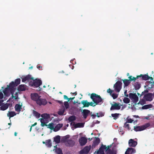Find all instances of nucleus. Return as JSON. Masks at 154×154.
Returning <instances> with one entry per match:
<instances>
[{"instance_id":"obj_42","label":"nucleus","mask_w":154,"mask_h":154,"mask_svg":"<svg viewBox=\"0 0 154 154\" xmlns=\"http://www.w3.org/2000/svg\"><path fill=\"white\" fill-rule=\"evenodd\" d=\"M124 127L125 128L127 129L128 130H129L130 129V128H129V125L128 123L127 122H126L125 124Z\"/></svg>"},{"instance_id":"obj_54","label":"nucleus","mask_w":154,"mask_h":154,"mask_svg":"<svg viewBox=\"0 0 154 154\" xmlns=\"http://www.w3.org/2000/svg\"><path fill=\"white\" fill-rule=\"evenodd\" d=\"M17 133L16 132H15L14 133V135H15V136H16L17 135Z\"/></svg>"},{"instance_id":"obj_33","label":"nucleus","mask_w":154,"mask_h":154,"mask_svg":"<svg viewBox=\"0 0 154 154\" xmlns=\"http://www.w3.org/2000/svg\"><path fill=\"white\" fill-rule=\"evenodd\" d=\"M16 115V114L14 112H9L7 114L8 116L9 117V119L11 117H13Z\"/></svg>"},{"instance_id":"obj_34","label":"nucleus","mask_w":154,"mask_h":154,"mask_svg":"<svg viewBox=\"0 0 154 154\" xmlns=\"http://www.w3.org/2000/svg\"><path fill=\"white\" fill-rule=\"evenodd\" d=\"M145 99L148 101H151L152 100V97L151 94H148L145 97Z\"/></svg>"},{"instance_id":"obj_18","label":"nucleus","mask_w":154,"mask_h":154,"mask_svg":"<svg viewBox=\"0 0 154 154\" xmlns=\"http://www.w3.org/2000/svg\"><path fill=\"white\" fill-rule=\"evenodd\" d=\"M36 103L39 105H45L47 104V101L45 99H42L40 98V99L37 101Z\"/></svg>"},{"instance_id":"obj_16","label":"nucleus","mask_w":154,"mask_h":154,"mask_svg":"<svg viewBox=\"0 0 154 154\" xmlns=\"http://www.w3.org/2000/svg\"><path fill=\"white\" fill-rule=\"evenodd\" d=\"M38 120L40 121V122L41 123V125L42 127L45 126L46 125V124L50 121L48 120L42 118L39 119Z\"/></svg>"},{"instance_id":"obj_17","label":"nucleus","mask_w":154,"mask_h":154,"mask_svg":"<svg viewBox=\"0 0 154 154\" xmlns=\"http://www.w3.org/2000/svg\"><path fill=\"white\" fill-rule=\"evenodd\" d=\"M91 149L89 146H86L83 149L79 152L80 154H87L88 152Z\"/></svg>"},{"instance_id":"obj_36","label":"nucleus","mask_w":154,"mask_h":154,"mask_svg":"<svg viewBox=\"0 0 154 154\" xmlns=\"http://www.w3.org/2000/svg\"><path fill=\"white\" fill-rule=\"evenodd\" d=\"M43 143H45L46 146L48 147H50L51 146V140H47L46 143L44 142H43Z\"/></svg>"},{"instance_id":"obj_50","label":"nucleus","mask_w":154,"mask_h":154,"mask_svg":"<svg viewBox=\"0 0 154 154\" xmlns=\"http://www.w3.org/2000/svg\"><path fill=\"white\" fill-rule=\"evenodd\" d=\"M75 98V97H70L69 98H68V101H70V100H73Z\"/></svg>"},{"instance_id":"obj_13","label":"nucleus","mask_w":154,"mask_h":154,"mask_svg":"<svg viewBox=\"0 0 154 154\" xmlns=\"http://www.w3.org/2000/svg\"><path fill=\"white\" fill-rule=\"evenodd\" d=\"M128 79L129 80H123L124 84V87L128 86L131 81H135L136 79V78L134 77H132L131 76H129Z\"/></svg>"},{"instance_id":"obj_32","label":"nucleus","mask_w":154,"mask_h":154,"mask_svg":"<svg viewBox=\"0 0 154 154\" xmlns=\"http://www.w3.org/2000/svg\"><path fill=\"white\" fill-rule=\"evenodd\" d=\"M22 105L17 104L15 106V109L16 111L20 112L21 109Z\"/></svg>"},{"instance_id":"obj_21","label":"nucleus","mask_w":154,"mask_h":154,"mask_svg":"<svg viewBox=\"0 0 154 154\" xmlns=\"http://www.w3.org/2000/svg\"><path fill=\"white\" fill-rule=\"evenodd\" d=\"M129 146H130L134 147L137 145V142L134 141L133 139H131L128 142Z\"/></svg>"},{"instance_id":"obj_41","label":"nucleus","mask_w":154,"mask_h":154,"mask_svg":"<svg viewBox=\"0 0 154 154\" xmlns=\"http://www.w3.org/2000/svg\"><path fill=\"white\" fill-rule=\"evenodd\" d=\"M145 103V101L143 99L140 100L139 102L138 103V104H140L143 105Z\"/></svg>"},{"instance_id":"obj_38","label":"nucleus","mask_w":154,"mask_h":154,"mask_svg":"<svg viewBox=\"0 0 154 154\" xmlns=\"http://www.w3.org/2000/svg\"><path fill=\"white\" fill-rule=\"evenodd\" d=\"M75 117L74 116H71L68 118V120L69 122H72L75 120Z\"/></svg>"},{"instance_id":"obj_56","label":"nucleus","mask_w":154,"mask_h":154,"mask_svg":"<svg viewBox=\"0 0 154 154\" xmlns=\"http://www.w3.org/2000/svg\"><path fill=\"white\" fill-rule=\"evenodd\" d=\"M32 126H31L30 129V131H31L32 129Z\"/></svg>"},{"instance_id":"obj_58","label":"nucleus","mask_w":154,"mask_h":154,"mask_svg":"<svg viewBox=\"0 0 154 154\" xmlns=\"http://www.w3.org/2000/svg\"><path fill=\"white\" fill-rule=\"evenodd\" d=\"M68 126H69V124H67V125H66V127H68ZM65 127H66V126H65Z\"/></svg>"},{"instance_id":"obj_11","label":"nucleus","mask_w":154,"mask_h":154,"mask_svg":"<svg viewBox=\"0 0 154 154\" xmlns=\"http://www.w3.org/2000/svg\"><path fill=\"white\" fill-rule=\"evenodd\" d=\"M69 137L68 136H66L64 137V139L65 140V145L67 146H72L75 144L74 142L70 140H67V138Z\"/></svg>"},{"instance_id":"obj_8","label":"nucleus","mask_w":154,"mask_h":154,"mask_svg":"<svg viewBox=\"0 0 154 154\" xmlns=\"http://www.w3.org/2000/svg\"><path fill=\"white\" fill-rule=\"evenodd\" d=\"M13 98H12V100H11L10 101H9V100H8L7 102H11V103H7L5 104L2 106L0 107V109L1 110H3V111L5 110L6 109H8L9 106H11L12 104L14 103V101L13 99Z\"/></svg>"},{"instance_id":"obj_60","label":"nucleus","mask_w":154,"mask_h":154,"mask_svg":"<svg viewBox=\"0 0 154 154\" xmlns=\"http://www.w3.org/2000/svg\"><path fill=\"white\" fill-rule=\"evenodd\" d=\"M60 119H57V121H60Z\"/></svg>"},{"instance_id":"obj_15","label":"nucleus","mask_w":154,"mask_h":154,"mask_svg":"<svg viewBox=\"0 0 154 154\" xmlns=\"http://www.w3.org/2000/svg\"><path fill=\"white\" fill-rule=\"evenodd\" d=\"M40 97L36 93H33L31 94V98L32 100H35L37 102V101L38 100Z\"/></svg>"},{"instance_id":"obj_14","label":"nucleus","mask_w":154,"mask_h":154,"mask_svg":"<svg viewBox=\"0 0 154 154\" xmlns=\"http://www.w3.org/2000/svg\"><path fill=\"white\" fill-rule=\"evenodd\" d=\"M81 103L83 105V107H88L89 106H95V104H94V103L91 102L90 103L88 102L87 100H82L81 102Z\"/></svg>"},{"instance_id":"obj_28","label":"nucleus","mask_w":154,"mask_h":154,"mask_svg":"<svg viewBox=\"0 0 154 154\" xmlns=\"http://www.w3.org/2000/svg\"><path fill=\"white\" fill-rule=\"evenodd\" d=\"M26 86L25 85H19L18 88V90L20 91H23L25 90Z\"/></svg>"},{"instance_id":"obj_3","label":"nucleus","mask_w":154,"mask_h":154,"mask_svg":"<svg viewBox=\"0 0 154 154\" xmlns=\"http://www.w3.org/2000/svg\"><path fill=\"white\" fill-rule=\"evenodd\" d=\"M104 150H105L106 154H110L111 152L109 149V147L108 146H106L102 145L99 150L97 152H95V153L97 154H104Z\"/></svg>"},{"instance_id":"obj_6","label":"nucleus","mask_w":154,"mask_h":154,"mask_svg":"<svg viewBox=\"0 0 154 154\" xmlns=\"http://www.w3.org/2000/svg\"><path fill=\"white\" fill-rule=\"evenodd\" d=\"M121 110H122L124 109V107L122 105L118 103H114L112 104L111 107L110 108V110H118L121 109Z\"/></svg>"},{"instance_id":"obj_20","label":"nucleus","mask_w":154,"mask_h":154,"mask_svg":"<svg viewBox=\"0 0 154 154\" xmlns=\"http://www.w3.org/2000/svg\"><path fill=\"white\" fill-rule=\"evenodd\" d=\"M53 151H54L57 154H63L61 150L59 148L57 147V146H54Z\"/></svg>"},{"instance_id":"obj_2","label":"nucleus","mask_w":154,"mask_h":154,"mask_svg":"<svg viewBox=\"0 0 154 154\" xmlns=\"http://www.w3.org/2000/svg\"><path fill=\"white\" fill-rule=\"evenodd\" d=\"M11 93L8 88L4 89V87H2V89L0 90V106L4 101L7 99V97L10 95Z\"/></svg>"},{"instance_id":"obj_29","label":"nucleus","mask_w":154,"mask_h":154,"mask_svg":"<svg viewBox=\"0 0 154 154\" xmlns=\"http://www.w3.org/2000/svg\"><path fill=\"white\" fill-rule=\"evenodd\" d=\"M45 126H46L48 128H49L51 130H53L54 131V125L53 123H51L49 124L46 125Z\"/></svg>"},{"instance_id":"obj_24","label":"nucleus","mask_w":154,"mask_h":154,"mask_svg":"<svg viewBox=\"0 0 154 154\" xmlns=\"http://www.w3.org/2000/svg\"><path fill=\"white\" fill-rule=\"evenodd\" d=\"M89 110L87 109H84L83 110L82 113L83 116V117L85 119L87 118L88 114L90 113Z\"/></svg>"},{"instance_id":"obj_9","label":"nucleus","mask_w":154,"mask_h":154,"mask_svg":"<svg viewBox=\"0 0 154 154\" xmlns=\"http://www.w3.org/2000/svg\"><path fill=\"white\" fill-rule=\"evenodd\" d=\"M122 83L118 81L114 85L113 88L117 92H119L122 88Z\"/></svg>"},{"instance_id":"obj_27","label":"nucleus","mask_w":154,"mask_h":154,"mask_svg":"<svg viewBox=\"0 0 154 154\" xmlns=\"http://www.w3.org/2000/svg\"><path fill=\"white\" fill-rule=\"evenodd\" d=\"M84 124L83 123H78L74 125V127L75 128H78L83 127L84 126Z\"/></svg>"},{"instance_id":"obj_22","label":"nucleus","mask_w":154,"mask_h":154,"mask_svg":"<svg viewBox=\"0 0 154 154\" xmlns=\"http://www.w3.org/2000/svg\"><path fill=\"white\" fill-rule=\"evenodd\" d=\"M135 152V150L132 148H128L125 154H133Z\"/></svg>"},{"instance_id":"obj_52","label":"nucleus","mask_w":154,"mask_h":154,"mask_svg":"<svg viewBox=\"0 0 154 154\" xmlns=\"http://www.w3.org/2000/svg\"><path fill=\"white\" fill-rule=\"evenodd\" d=\"M37 67L38 69H40V68H42V66H37Z\"/></svg>"},{"instance_id":"obj_44","label":"nucleus","mask_w":154,"mask_h":154,"mask_svg":"<svg viewBox=\"0 0 154 154\" xmlns=\"http://www.w3.org/2000/svg\"><path fill=\"white\" fill-rule=\"evenodd\" d=\"M64 105L66 109L69 107V104L68 102H64Z\"/></svg>"},{"instance_id":"obj_51","label":"nucleus","mask_w":154,"mask_h":154,"mask_svg":"<svg viewBox=\"0 0 154 154\" xmlns=\"http://www.w3.org/2000/svg\"><path fill=\"white\" fill-rule=\"evenodd\" d=\"M63 97L65 99H66V100H68V98L65 95H64Z\"/></svg>"},{"instance_id":"obj_61","label":"nucleus","mask_w":154,"mask_h":154,"mask_svg":"<svg viewBox=\"0 0 154 154\" xmlns=\"http://www.w3.org/2000/svg\"><path fill=\"white\" fill-rule=\"evenodd\" d=\"M66 127L64 128V129H63L64 130H66Z\"/></svg>"},{"instance_id":"obj_10","label":"nucleus","mask_w":154,"mask_h":154,"mask_svg":"<svg viewBox=\"0 0 154 154\" xmlns=\"http://www.w3.org/2000/svg\"><path fill=\"white\" fill-rule=\"evenodd\" d=\"M149 126L150 124L148 123L140 126L134 127V130L136 131H140L145 130Z\"/></svg>"},{"instance_id":"obj_57","label":"nucleus","mask_w":154,"mask_h":154,"mask_svg":"<svg viewBox=\"0 0 154 154\" xmlns=\"http://www.w3.org/2000/svg\"><path fill=\"white\" fill-rule=\"evenodd\" d=\"M50 87V86H49V85H48V90H49V89H50V87Z\"/></svg>"},{"instance_id":"obj_63","label":"nucleus","mask_w":154,"mask_h":154,"mask_svg":"<svg viewBox=\"0 0 154 154\" xmlns=\"http://www.w3.org/2000/svg\"><path fill=\"white\" fill-rule=\"evenodd\" d=\"M39 90H40L41 89V88H40V87L39 88Z\"/></svg>"},{"instance_id":"obj_5","label":"nucleus","mask_w":154,"mask_h":154,"mask_svg":"<svg viewBox=\"0 0 154 154\" xmlns=\"http://www.w3.org/2000/svg\"><path fill=\"white\" fill-rule=\"evenodd\" d=\"M42 82L40 79H35V80L33 79L29 83V85L32 86H34L35 87H38L42 84Z\"/></svg>"},{"instance_id":"obj_39","label":"nucleus","mask_w":154,"mask_h":154,"mask_svg":"<svg viewBox=\"0 0 154 154\" xmlns=\"http://www.w3.org/2000/svg\"><path fill=\"white\" fill-rule=\"evenodd\" d=\"M124 102L126 103H128L130 102L129 99L127 97H125L123 100Z\"/></svg>"},{"instance_id":"obj_59","label":"nucleus","mask_w":154,"mask_h":154,"mask_svg":"<svg viewBox=\"0 0 154 154\" xmlns=\"http://www.w3.org/2000/svg\"><path fill=\"white\" fill-rule=\"evenodd\" d=\"M32 68H33V67L32 66H31V67H29V68L30 69H32Z\"/></svg>"},{"instance_id":"obj_40","label":"nucleus","mask_w":154,"mask_h":154,"mask_svg":"<svg viewBox=\"0 0 154 154\" xmlns=\"http://www.w3.org/2000/svg\"><path fill=\"white\" fill-rule=\"evenodd\" d=\"M119 114L115 113L112 114H111L112 116L114 118V119H116L119 116Z\"/></svg>"},{"instance_id":"obj_37","label":"nucleus","mask_w":154,"mask_h":154,"mask_svg":"<svg viewBox=\"0 0 154 154\" xmlns=\"http://www.w3.org/2000/svg\"><path fill=\"white\" fill-rule=\"evenodd\" d=\"M33 115L37 118H38L40 117V114L38 112L35 111H33Z\"/></svg>"},{"instance_id":"obj_46","label":"nucleus","mask_w":154,"mask_h":154,"mask_svg":"<svg viewBox=\"0 0 154 154\" xmlns=\"http://www.w3.org/2000/svg\"><path fill=\"white\" fill-rule=\"evenodd\" d=\"M107 92L108 93H110L111 95L112 92V91L111 90L110 88H109L107 90Z\"/></svg>"},{"instance_id":"obj_64","label":"nucleus","mask_w":154,"mask_h":154,"mask_svg":"<svg viewBox=\"0 0 154 154\" xmlns=\"http://www.w3.org/2000/svg\"><path fill=\"white\" fill-rule=\"evenodd\" d=\"M54 116H56L57 115H55V114H54L53 115Z\"/></svg>"},{"instance_id":"obj_1","label":"nucleus","mask_w":154,"mask_h":154,"mask_svg":"<svg viewBox=\"0 0 154 154\" xmlns=\"http://www.w3.org/2000/svg\"><path fill=\"white\" fill-rule=\"evenodd\" d=\"M20 82V79H17L15 80V82H11L10 83L9 85H7L6 88H8L10 91L11 92V97L9 99V101L12 100V98H14L15 99H17L18 95L17 92H15L16 89V87L19 85Z\"/></svg>"},{"instance_id":"obj_48","label":"nucleus","mask_w":154,"mask_h":154,"mask_svg":"<svg viewBox=\"0 0 154 154\" xmlns=\"http://www.w3.org/2000/svg\"><path fill=\"white\" fill-rule=\"evenodd\" d=\"M127 122L128 123H131L132 122V120L131 119L128 118L127 119Z\"/></svg>"},{"instance_id":"obj_35","label":"nucleus","mask_w":154,"mask_h":154,"mask_svg":"<svg viewBox=\"0 0 154 154\" xmlns=\"http://www.w3.org/2000/svg\"><path fill=\"white\" fill-rule=\"evenodd\" d=\"M152 107V106L151 104H148L144 105L142 106V109H147L151 108Z\"/></svg>"},{"instance_id":"obj_45","label":"nucleus","mask_w":154,"mask_h":154,"mask_svg":"<svg viewBox=\"0 0 154 154\" xmlns=\"http://www.w3.org/2000/svg\"><path fill=\"white\" fill-rule=\"evenodd\" d=\"M135 87L136 89H138L140 88V84H136L135 85Z\"/></svg>"},{"instance_id":"obj_4","label":"nucleus","mask_w":154,"mask_h":154,"mask_svg":"<svg viewBox=\"0 0 154 154\" xmlns=\"http://www.w3.org/2000/svg\"><path fill=\"white\" fill-rule=\"evenodd\" d=\"M91 98L93 100V101L94 102V104L95 105L102 101V99L98 95H97L95 94H93L91 95Z\"/></svg>"},{"instance_id":"obj_62","label":"nucleus","mask_w":154,"mask_h":154,"mask_svg":"<svg viewBox=\"0 0 154 154\" xmlns=\"http://www.w3.org/2000/svg\"><path fill=\"white\" fill-rule=\"evenodd\" d=\"M126 92H127V91H125V92H124V93H125H125H126Z\"/></svg>"},{"instance_id":"obj_49","label":"nucleus","mask_w":154,"mask_h":154,"mask_svg":"<svg viewBox=\"0 0 154 154\" xmlns=\"http://www.w3.org/2000/svg\"><path fill=\"white\" fill-rule=\"evenodd\" d=\"M100 142V140L99 139H97L94 143H95L96 145L98 144Z\"/></svg>"},{"instance_id":"obj_43","label":"nucleus","mask_w":154,"mask_h":154,"mask_svg":"<svg viewBox=\"0 0 154 154\" xmlns=\"http://www.w3.org/2000/svg\"><path fill=\"white\" fill-rule=\"evenodd\" d=\"M111 95L114 99L118 97V94L116 93H112Z\"/></svg>"},{"instance_id":"obj_19","label":"nucleus","mask_w":154,"mask_h":154,"mask_svg":"<svg viewBox=\"0 0 154 154\" xmlns=\"http://www.w3.org/2000/svg\"><path fill=\"white\" fill-rule=\"evenodd\" d=\"M81 145H84L87 142V139L84 137H82L79 140Z\"/></svg>"},{"instance_id":"obj_23","label":"nucleus","mask_w":154,"mask_h":154,"mask_svg":"<svg viewBox=\"0 0 154 154\" xmlns=\"http://www.w3.org/2000/svg\"><path fill=\"white\" fill-rule=\"evenodd\" d=\"M41 116L42 118H44L50 121H51L50 115L49 114L47 113H43L42 114Z\"/></svg>"},{"instance_id":"obj_47","label":"nucleus","mask_w":154,"mask_h":154,"mask_svg":"<svg viewBox=\"0 0 154 154\" xmlns=\"http://www.w3.org/2000/svg\"><path fill=\"white\" fill-rule=\"evenodd\" d=\"M97 116L98 117H100L101 116H100V115H98V113H97V115L96 116L95 115H92V116H91L93 118V119H94L95 117L96 116Z\"/></svg>"},{"instance_id":"obj_12","label":"nucleus","mask_w":154,"mask_h":154,"mask_svg":"<svg viewBox=\"0 0 154 154\" xmlns=\"http://www.w3.org/2000/svg\"><path fill=\"white\" fill-rule=\"evenodd\" d=\"M22 79V82H27L32 81V80L33 79V78L31 77L30 75H28L26 76H23L21 77Z\"/></svg>"},{"instance_id":"obj_31","label":"nucleus","mask_w":154,"mask_h":154,"mask_svg":"<svg viewBox=\"0 0 154 154\" xmlns=\"http://www.w3.org/2000/svg\"><path fill=\"white\" fill-rule=\"evenodd\" d=\"M142 79L144 80H147L149 79H151V80H152L153 79L152 77H150L148 76L147 75H141Z\"/></svg>"},{"instance_id":"obj_26","label":"nucleus","mask_w":154,"mask_h":154,"mask_svg":"<svg viewBox=\"0 0 154 154\" xmlns=\"http://www.w3.org/2000/svg\"><path fill=\"white\" fill-rule=\"evenodd\" d=\"M60 136L57 135L54 138V141L56 143H59L60 142Z\"/></svg>"},{"instance_id":"obj_55","label":"nucleus","mask_w":154,"mask_h":154,"mask_svg":"<svg viewBox=\"0 0 154 154\" xmlns=\"http://www.w3.org/2000/svg\"><path fill=\"white\" fill-rule=\"evenodd\" d=\"M73 94H75V95H76L77 94V93L76 92H75V93H73Z\"/></svg>"},{"instance_id":"obj_53","label":"nucleus","mask_w":154,"mask_h":154,"mask_svg":"<svg viewBox=\"0 0 154 154\" xmlns=\"http://www.w3.org/2000/svg\"><path fill=\"white\" fill-rule=\"evenodd\" d=\"M37 125V123L36 122H35L34 123V124H33V125H32V127H33L34 126H35L36 125Z\"/></svg>"},{"instance_id":"obj_25","label":"nucleus","mask_w":154,"mask_h":154,"mask_svg":"<svg viewBox=\"0 0 154 154\" xmlns=\"http://www.w3.org/2000/svg\"><path fill=\"white\" fill-rule=\"evenodd\" d=\"M63 126L62 124H59L57 125L55 127H54V131H59L60 128Z\"/></svg>"},{"instance_id":"obj_30","label":"nucleus","mask_w":154,"mask_h":154,"mask_svg":"<svg viewBox=\"0 0 154 154\" xmlns=\"http://www.w3.org/2000/svg\"><path fill=\"white\" fill-rule=\"evenodd\" d=\"M65 109L64 107L60 109L58 112V114L60 115H64L66 113L64 114Z\"/></svg>"},{"instance_id":"obj_7","label":"nucleus","mask_w":154,"mask_h":154,"mask_svg":"<svg viewBox=\"0 0 154 154\" xmlns=\"http://www.w3.org/2000/svg\"><path fill=\"white\" fill-rule=\"evenodd\" d=\"M129 97L131 101L136 105L138 101V97L137 95L135 94L130 93L129 94Z\"/></svg>"}]
</instances>
